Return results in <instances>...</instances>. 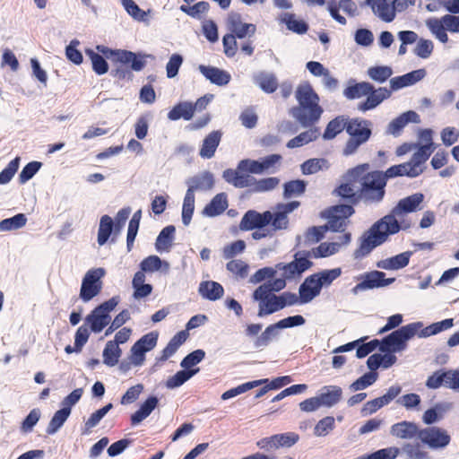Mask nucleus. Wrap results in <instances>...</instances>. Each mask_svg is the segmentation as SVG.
<instances>
[{
    "mask_svg": "<svg viewBox=\"0 0 459 459\" xmlns=\"http://www.w3.org/2000/svg\"><path fill=\"white\" fill-rule=\"evenodd\" d=\"M223 178L237 187H245L250 185L252 178L243 174V171L227 169L223 172Z\"/></svg>",
    "mask_w": 459,
    "mask_h": 459,
    "instance_id": "obj_43",
    "label": "nucleus"
},
{
    "mask_svg": "<svg viewBox=\"0 0 459 459\" xmlns=\"http://www.w3.org/2000/svg\"><path fill=\"white\" fill-rule=\"evenodd\" d=\"M265 383H268V379H266V378L242 384L235 388H232V389H230V390L224 392L221 395V399L228 400V399L233 398L238 394H241L254 387H256V386L261 385Z\"/></svg>",
    "mask_w": 459,
    "mask_h": 459,
    "instance_id": "obj_49",
    "label": "nucleus"
},
{
    "mask_svg": "<svg viewBox=\"0 0 459 459\" xmlns=\"http://www.w3.org/2000/svg\"><path fill=\"white\" fill-rule=\"evenodd\" d=\"M251 30H236L237 34H227L223 37V45L225 48V54L231 56L236 51V37L242 39L247 35L249 36L248 32Z\"/></svg>",
    "mask_w": 459,
    "mask_h": 459,
    "instance_id": "obj_60",
    "label": "nucleus"
},
{
    "mask_svg": "<svg viewBox=\"0 0 459 459\" xmlns=\"http://www.w3.org/2000/svg\"><path fill=\"white\" fill-rule=\"evenodd\" d=\"M280 328L277 324L268 325L264 331L255 339V346L262 348L267 346L279 334Z\"/></svg>",
    "mask_w": 459,
    "mask_h": 459,
    "instance_id": "obj_51",
    "label": "nucleus"
},
{
    "mask_svg": "<svg viewBox=\"0 0 459 459\" xmlns=\"http://www.w3.org/2000/svg\"><path fill=\"white\" fill-rule=\"evenodd\" d=\"M359 167H363L359 176L356 177L358 184H360L362 186L360 188V195L366 201L380 202L385 195V178H388L386 172L385 175L378 171L368 173V164L359 165Z\"/></svg>",
    "mask_w": 459,
    "mask_h": 459,
    "instance_id": "obj_4",
    "label": "nucleus"
},
{
    "mask_svg": "<svg viewBox=\"0 0 459 459\" xmlns=\"http://www.w3.org/2000/svg\"><path fill=\"white\" fill-rule=\"evenodd\" d=\"M20 166V158L11 160L7 167L0 172V185H5L11 181Z\"/></svg>",
    "mask_w": 459,
    "mask_h": 459,
    "instance_id": "obj_64",
    "label": "nucleus"
},
{
    "mask_svg": "<svg viewBox=\"0 0 459 459\" xmlns=\"http://www.w3.org/2000/svg\"><path fill=\"white\" fill-rule=\"evenodd\" d=\"M397 360L395 355L391 351H381L380 353H374L368 358L367 365L368 368L375 371L378 368H389Z\"/></svg>",
    "mask_w": 459,
    "mask_h": 459,
    "instance_id": "obj_26",
    "label": "nucleus"
},
{
    "mask_svg": "<svg viewBox=\"0 0 459 459\" xmlns=\"http://www.w3.org/2000/svg\"><path fill=\"white\" fill-rule=\"evenodd\" d=\"M86 55L90 57L92 64V69L96 74H104L108 72V65L103 57L105 56L99 50L96 53L93 49H86Z\"/></svg>",
    "mask_w": 459,
    "mask_h": 459,
    "instance_id": "obj_50",
    "label": "nucleus"
},
{
    "mask_svg": "<svg viewBox=\"0 0 459 459\" xmlns=\"http://www.w3.org/2000/svg\"><path fill=\"white\" fill-rule=\"evenodd\" d=\"M412 253L406 251L392 257L382 259L377 263V267L383 270L395 271L408 265Z\"/></svg>",
    "mask_w": 459,
    "mask_h": 459,
    "instance_id": "obj_25",
    "label": "nucleus"
},
{
    "mask_svg": "<svg viewBox=\"0 0 459 459\" xmlns=\"http://www.w3.org/2000/svg\"><path fill=\"white\" fill-rule=\"evenodd\" d=\"M413 324L420 325V327L417 330V336L419 338H428L436 335L441 332L446 331L454 326V319L448 318L439 322L433 323L426 327L422 322H413Z\"/></svg>",
    "mask_w": 459,
    "mask_h": 459,
    "instance_id": "obj_20",
    "label": "nucleus"
},
{
    "mask_svg": "<svg viewBox=\"0 0 459 459\" xmlns=\"http://www.w3.org/2000/svg\"><path fill=\"white\" fill-rule=\"evenodd\" d=\"M347 123L343 117H337L331 122L326 126V129L324 133V138L330 140L334 138L339 133H341L347 126Z\"/></svg>",
    "mask_w": 459,
    "mask_h": 459,
    "instance_id": "obj_59",
    "label": "nucleus"
},
{
    "mask_svg": "<svg viewBox=\"0 0 459 459\" xmlns=\"http://www.w3.org/2000/svg\"><path fill=\"white\" fill-rule=\"evenodd\" d=\"M428 25L430 29H459V16L446 14L440 22L435 21L434 24L429 21Z\"/></svg>",
    "mask_w": 459,
    "mask_h": 459,
    "instance_id": "obj_63",
    "label": "nucleus"
},
{
    "mask_svg": "<svg viewBox=\"0 0 459 459\" xmlns=\"http://www.w3.org/2000/svg\"><path fill=\"white\" fill-rule=\"evenodd\" d=\"M255 83L264 92L273 93L278 87V81L271 73H260L254 78Z\"/></svg>",
    "mask_w": 459,
    "mask_h": 459,
    "instance_id": "obj_39",
    "label": "nucleus"
},
{
    "mask_svg": "<svg viewBox=\"0 0 459 459\" xmlns=\"http://www.w3.org/2000/svg\"><path fill=\"white\" fill-rule=\"evenodd\" d=\"M198 69L207 80L219 86L228 84L231 79V76L228 72L217 67L201 65Z\"/></svg>",
    "mask_w": 459,
    "mask_h": 459,
    "instance_id": "obj_24",
    "label": "nucleus"
},
{
    "mask_svg": "<svg viewBox=\"0 0 459 459\" xmlns=\"http://www.w3.org/2000/svg\"><path fill=\"white\" fill-rule=\"evenodd\" d=\"M375 15L385 22H391L394 18V7L385 0H367Z\"/></svg>",
    "mask_w": 459,
    "mask_h": 459,
    "instance_id": "obj_28",
    "label": "nucleus"
},
{
    "mask_svg": "<svg viewBox=\"0 0 459 459\" xmlns=\"http://www.w3.org/2000/svg\"><path fill=\"white\" fill-rule=\"evenodd\" d=\"M141 271L144 273L161 272L168 273L170 268L169 262L161 260L157 255H150L144 258L140 264Z\"/></svg>",
    "mask_w": 459,
    "mask_h": 459,
    "instance_id": "obj_29",
    "label": "nucleus"
},
{
    "mask_svg": "<svg viewBox=\"0 0 459 459\" xmlns=\"http://www.w3.org/2000/svg\"><path fill=\"white\" fill-rule=\"evenodd\" d=\"M351 234L344 233L335 237L332 241L323 242L317 247L312 249V255L316 258L328 257L340 252L351 242Z\"/></svg>",
    "mask_w": 459,
    "mask_h": 459,
    "instance_id": "obj_12",
    "label": "nucleus"
},
{
    "mask_svg": "<svg viewBox=\"0 0 459 459\" xmlns=\"http://www.w3.org/2000/svg\"><path fill=\"white\" fill-rule=\"evenodd\" d=\"M321 290L322 289L320 288L314 275L312 274L308 276L299 286V303L307 304L311 302L316 297H317L320 294Z\"/></svg>",
    "mask_w": 459,
    "mask_h": 459,
    "instance_id": "obj_18",
    "label": "nucleus"
},
{
    "mask_svg": "<svg viewBox=\"0 0 459 459\" xmlns=\"http://www.w3.org/2000/svg\"><path fill=\"white\" fill-rule=\"evenodd\" d=\"M118 302V297H113L99 305L85 317V324L91 332L99 333L109 325L111 322L110 313L115 309Z\"/></svg>",
    "mask_w": 459,
    "mask_h": 459,
    "instance_id": "obj_7",
    "label": "nucleus"
},
{
    "mask_svg": "<svg viewBox=\"0 0 459 459\" xmlns=\"http://www.w3.org/2000/svg\"><path fill=\"white\" fill-rule=\"evenodd\" d=\"M122 355V350L117 345V342L108 341L103 350V363L108 367H114L118 363Z\"/></svg>",
    "mask_w": 459,
    "mask_h": 459,
    "instance_id": "obj_42",
    "label": "nucleus"
},
{
    "mask_svg": "<svg viewBox=\"0 0 459 459\" xmlns=\"http://www.w3.org/2000/svg\"><path fill=\"white\" fill-rule=\"evenodd\" d=\"M227 207V195L224 193H220L204 208L203 214L207 217H215L221 214Z\"/></svg>",
    "mask_w": 459,
    "mask_h": 459,
    "instance_id": "obj_30",
    "label": "nucleus"
},
{
    "mask_svg": "<svg viewBox=\"0 0 459 459\" xmlns=\"http://www.w3.org/2000/svg\"><path fill=\"white\" fill-rule=\"evenodd\" d=\"M299 107L291 110V115L303 126H307L317 121L323 112L319 107V97L309 83L300 84L296 91Z\"/></svg>",
    "mask_w": 459,
    "mask_h": 459,
    "instance_id": "obj_3",
    "label": "nucleus"
},
{
    "mask_svg": "<svg viewBox=\"0 0 459 459\" xmlns=\"http://www.w3.org/2000/svg\"><path fill=\"white\" fill-rule=\"evenodd\" d=\"M113 229V221L108 215L101 217L98 231V244L103 246L108 239Z\"/></svg>",
    "mask_w": 459,
    "mask_h": 459,
    "instance_id": "obj_54",
    "label": "nucleus"
},
{
    "mask_svg": "<svg viewBox=\"0 0 459 459\" xmlns=\"http://www.w3.org/2000/svg\"><path fill=\"white\" fill-rule=\"evenodd\" d=\"M370 126L368 120L354 118L347 123L346 131L351 137L368 141L371 135Z\"/></svg>",
    "mask_w": 459,
    "mask_h": 459,
    "instance_id": "obj_19",
    "label": "nucleus"
},
{
    "mask_svg": "<svg viewBox=\"0 0 459 459\" xmlns=\"http://www.w3.org/2000/svg\"><path fill=\"white\" fill-rule=\"evenodd\" d=\"M424 195L421 193H416L401 199L397 205L399 209H403L406 213L415 212L422 209Z\"/></svg>",
    "mask_w": 459,
    "mask_h": 459,
    "instance_id": "obj_37",
    "label": "nucleus"
},
{
    "mask_svg": "<svg viewBox=\"0 0 459 459\" xmlns=\"http://www.w3.org/2000/svg\"><path fill=\"white\" fill-rule=\"evenodd\" d=\"M385 274L380 271H373L367 273L363 277V281L358 283L352 290L351 292L357 295L360 291L366 290H371L376 288H382L390 285L394 281V278H385Z\"/></svg>",
    "mask_w": 459,
    "mask_h": 459,
    "instance_id": "obj_14",
    "label": "nucleus"
},
{
    "mask_svg": "<svg viewBox=\"0 0 459 459\" xmlns=\"http://www.w3.org/2000/svg\"><path fill=\"white\" fill-rule=\"evenodd\" d=\"M96 49L112 62L123 65H129L134 72L142 71L146 66L148 58H154L149 54L134 53L125 49H111L103 45L97 46Z\"/></svg>",
    "mask_w": 459,
    "mask_h": 459,
    "instance_id": "obj_5",
    "label": "nucleus"
},
{
    "mask_svg": "<svg viewBox=\"0 0 459 459\" xmlns=\"http://www.w3.org/2000/svg\"><path fill=\"white\" fill-rule=\"evenodd\" d=\"M311 265L312 263L307 257L299 256L297 254L294 261L288 264L279 263L276 264V268L277 272H280L283 278L289 280L299 277L301 273L310 268Z\"/></svg>",
    "mask_w": 459,
    "mask_h": 459,
    "instance_id": "obj_13",
    "label": "nucleus"
},
{
    "mask_svg": "<svg viewBox=\"0 0 459 459\" xmlns=\"http://www.w3.org/2000/svg\"><path fill=\"white\" fill-rule=\"evenodd\" d=\"M328 168V162L325 159H310L301 165V170L305 175L316 173Z\"/></svg>",
    "mask_w": 459,
    "mask_h": 459,
    "instance_id": "obj_62",
    "label": "nucleus"
},
{
    "mask_svg": "<svg viewBox=\"0 0 459 459\" xmlns=\"http://www.w3.org/2000/svg\"><path fill=\"white\" fill-rule=\"evenodd\" d=\"M70 414L71 413L69 412L68 409L61 408L60 410L56 411L50 420L46 429V432L48 435H54L56 433L69 418Z\"/></svg>",
    "mask_w": 459,
    "mask_h": 459,
    "instance_id": "obj_44",
    "label": "nucleus"
},
{
    "mask_svg": "<svg viewBox=\"0 0 459 459\" xmlns=\"http://www.w3.org/2000/svg\"><path fill=\"white\" fill-rule=\"evenodd\" d=\"M432 135V130H421L419 133V136L424 143L418 145V149L413 152L410 161L390 167L386 170L387 177L406 176L409 178H416L420 176L424 171L425 162L434 151Z\"/></svg>",
    "mask_w": 459,
    "mask_h": 459,
    "instance_id": "obj_1",
    "label": "nucleus"
},
{
    "mask_svg": "<svg viewBox=\"0 0 459 459\" xmlns=\"http://www.w3.org/2000/svg\"><path fill=\"white\" fill-rule=\"evenodd\" d=\"M319 134L320 133L317 128H310L290 140L287 143V147L292 149L307 144L308 143L316 140L319 136Z\"/></svg>",
    "mask_w": 459,
    "mask_h": 459,
    "instance_id": "obj_45",
    "label": "nucleus"
},
{
    "mask_svg": "<svg viewBox=\"0 0 459 459\" xmlns=\"http://www.w3.org/2000/svg\"><path fill=\"white\" fill-rule=\"evenodd\" d=\"M27 222V217L23 213H18L12 218L4 219L0 221L1 231H12L16 230L23 226Z\"/></svg>",
    "mask_w": 459,
    "mask_h": 459,
    "instance_id": "obj_52",
    "label": "nucleus"
},
{
    "mask_svg": "<svg viewBox=\"0 0 459 459\" xmlns=\"http://www.w3.org/2000/svg\"><path fill=\"white\" fill-rule=\"evenodd\" d=\"M272 221V212L267 211L260 213L256 211H247L243 216L239 229L241 230H252L255 229H263Z\"/></svg>",
    "mask_w": 459,
    "mask_h": 459,
    "instance_id": "obj_15",
    "label": "nucleus"
},
{
    "mask_svg": "<svg viewBox=\"0 0 459 459\" xmlns=\"http://www.w3.org/2000/svg\"><path fill=\"white\" fill-rule=\"evenodd\" d=\"M342 394V391L339 386L330 385L324 387L317 396L322 407H332L341 400Z\"/></svg>",
    "mask_w": 459,
    "mask_h": 459,
    "instance_id": "obj_32",
    "label": "nucleus"
},
{
    "mask_svg": "<svg viewBox=\"0 0 459 459\" xmlns=\"http://www.w3.org/2000/svg\"><path fill=\"white\" fill-rule=\"evenodd\" d=\"M145 274L143 272H137L133 279V288L134 289V297L137 299L147 297L152 293V287L144 283Z\"/></svg>",
    "mask_w": 459,
    "mask_h": 459,
    "instance_id": "obj_41",
    "label": "nucleus"
},
{
    "mask_svg": "<svg viewBox=\"0 0 459 459\" xmlns=\"http://www.w3.org/2000/svg\"><path fill=\"white\" fill-rule=\"evenodd\" d=\"M420 430L414 422L403 420L392 425L390 434L401 439H412L415 437H419Z\"/></svg>",
    "mask_w": 459,
    "mask_h": 459,
    "instance_id": "obj_22",
    "label": "nucleus"
},
{
    "mask_svg": "<svg viewBox=\"0 0 459 459\" xmlns=\"http://www.w3.org/2000/svg\"><path fill=\"white\" fill-rule=\"evenodd\" d=\"M122 6L126 13L134 20L139 22H147L150 11L142 10L134 0H120Z\"/></svg>",
    "mask_w": 459,
    "mask_h": 459,
    "instance_id": "obj_46",
    "label": "nucleus"
},
{
    "mask_svg": "<svg viewBox=\"0 0 459 459\" xmlns=\"http://www.w3.org/2000/svg\"><path fill=\"white\" fill-rule=\"evenodd\" d=\"M369 93L370 94L368 96L367 100L358 106V108L360 111H367L376 108L384 100L390 96V91L385 88H379L377 91H371Z\"/></svg>",
    "mask_w": 459,
    "mask_h": 459,
    "instance_id": "obj_33",
    "label": "nucleus"
},
{
    "mask_svg": "<svg viewBox=\"0 0 459 459\" xmlns=\"http://www.w3.org/2000/svg\"><path fill=\"white\" fill-rule=\"evenodd\" d=\"M420 327L417 324H408L394 331L379 342L380 351L400 352L407 348V342L417 336V330Z\"/></svg>",
    "mask_w": 459,
    "mask_h": 459,
    "instance_id": "obj_6",
    "label": "nucleus"
},
{
    "mask_svg": "<svg viewBox=\"0 0 459 459\" xmlns=\"http://www.w3.org/2000/svg\"><path fill=\"white\" fill-rule=\"evenodd\" d=\"M377 373L371 370L370 372L364 374L362 377L354 381L350 385V389L352 392L363 390L368 386L373 385L377 381Z\"/></svg>",
    "mask_w": 459,
    "mask_h": 459,
    "instance_id": "obj_61",
    "label": "nucleus"
},
{
    "mask_svg": "<svg viewBox=\"0 0 459 459\" xmlns=\"http://www.w3.org/2000/svg\"><path fill=\"white\" fill-rule=\"evenodd\" d=\"M187 333L185 331H181L175 334L169 341L168 345L162 351L161 356L158 359L160 361H165L173 356L178 349L186 342Z\"/></svg>",
    "mask_w": 459,
    "mask_h": 459,
    "instance_id": "obj_40",
    "label": "nucleus"
},
{
    "mask_svg": "<svg viewBox=\"0 0 459 459\" xmlns=\"http://www.w3.org/2000/svg\"><path fill=\"white\" fill-rule=\"evenodd\" d=\"M112 403H108L104 407L97 410L93 413H91L84 423V433H87L92 428L96 427L100 423V421L107 415V413L112 409Z\"/></svg>",
    "mask_w": 459,
    "mask_h": 459,
    "instance_id": "obj_58",
    "label": "nucleus"
},
{
    "mask_svg": "<svg viewBox=\"0 0 459 459\" xmlns=\"http://www.w3.org/2000/svg\"><path fill=\"white\" fill-rule=\"evenodd\" d=\"M299 205V202H290L280 204L272 212V226L274 230H285L289 225L288 214L292 212Z\"/></svg>",
    "mask_w": 459,
    "mask_h": 459,
    "instance_id": "obj_16",
    "label": "nucleus"
},
{
    "mask_svg": "<svg viewBox=\"0 0 459 459\" xmlns=\"http://www.w3.org/2000/svg\"><path fill=\"white\" fill-rule=\"evenodd\" d=\"M342 274L341 268H333L328 270H323L316 273H314V277L317 281L320 288L330 286L334 280H336Z\"/></svg>",
    "mask_w": 459,
    "mask_h": 459,
    "instance_id": "obj_48",
    "label": "nucleus"
},
{
    "mask_svg": "<svg viewBox=\"0 0 459 459\" xmlns=\"http://www.w3.org/2000/svg\"><path fill=\"white\" fill-rule=\"evenodd\" d=\"M371 91L372 86L368 82H360L345 89L344 96L348 99H359L369 94Z\"/></svg>",
    "mask_w": 459,
    "mask_h": 459,
    "instance_id": "obj_56",
    "label": "nucleus"
},
{
    "mask_svg": "<svg viewBox=\"0 0 459 459\" xmlns=\"http://www.w3.org/2000/svg\"><path fill=\"white\" fill-rule=\"evenodd\" d=\"M188 189L195 194V190H209L214 185L213 176L210 172H204L199 176L194 177L188 181Z\"/></svg>",
    "mask_w": 459,
    "mask_h": 459,
    "instance_id": "obj_35",
    "label": "nucleus"
},
{
    "mask_svg": "<svg viewBox=\"0 0 459 459\" xmlns=\"http://www.w3.org/2000/svg\"><path fill=\"white\" fill-rule=\"evenodd\" d=\"M195 114V108L191 102H180L177 104L169 113L168 118L172 121L183 118L190 120Z\"/></svg>",
    "mask_w": 459,
    "mask_h": 459,
    "instance_id": "obj_34",
    "label": "nucleus"
},
{
    "mask_svg": "<svg viewBox=\"0 0 459 459\" xmlns=\"http://www.w3.org/2000/svg\"><path fill=\"white\" fill-rule=\"evenodd\" d=\"M195 211V194L191 190H187L184 198L182 207V221L187 226L192 219Z\"/></svg>",
    "mask_w": 459,
    "mask_h": 459,
    "instance_id": "obj_55",
    "label": "nucleus"
},
{
    "mask_svg": "<svg viewBox=\"0 0 459 459\" xmlns=\"http://www.w3.org/2000/svg\"><path fill=\"white\" fill-rule=\"evenodd\" d=\"M158 404L159 399L156 396H149L143 403L140 404L139 409L131 415V424L133 426L139 425L152 414Z\"/></svg>",
    "mask_w": 459,
    "mask_h": 459,
    "instance_id": "obj_23",
    "label": "nucleus"
},
{
    "mask_svg": "<svg viewBox=\"0 0 459 459\" xmlns=\"http://www.w3.org/2000/svg\"><path fill=\"white\" fill-rule=\"evenodd\" d=\"M413 324L420 325V327L417 330V336L419 338H428L436 335L441 332L446 331L454 326V319L448 318L439 322L433 323L426 327L422 322H413Z\"/></svg>",
    "mask_w": 459,
    "mask_h": 459,
    "instance_id": "obj_21",
    "label": "nucleus"
},
{
    "mask_svg": "<svg viewBox=\"0 0 459 459\" xmlns=\"http://www.w3.org/2000/svg\"><path fill=\"white\" fill-rule=\"evenodd\" d=\"M281 309V307L278 297L276 295H272L268 299H265V300L259 303V310L257 316L263 317Z\"/></svg>",
    "mask_w": 459,
    "mask_h": 459,
    "instance_id": "obj_53",
    "label": "nucleus"
},
{
    "mask_svg": "<svg viewBox=\"0 0 459 459\" xmlns=\"http://www.w3.org/2000/svg\"><path fill=\"white\" fill-rule=\"evenodd\" d=\"M363 169V167H356L350 170L345 178V182L342 184L337 189V193L340 196L349 198L360 194V184H358L357 178L359 176V172Z\"/></svg>",
    "mask_w": 459,
    "mask_h": 459,
    "instance_id": "obj_17",
    "label": "nucleus"
},
{
    "mask_svg": "<svg viewBox=\"0 0 459 459\" xmlns=\"http://www.w3.org/2000/svg\"><path fill=\"white\" fill-rule=\"evenodd\" d=\"M175 231V227L171 225L165 227L160 231L155 243V247L158 252L162 253L169 251L174 240Z\"/></svg>",
    "mask_w": 459,
    "mask_h": 459,
    "instance_id": "obj_36",
    "label": "nucleus"
},
{
    "mask_svg": "<svg viewBox=\"0 0 459 459\" xmlns=\"http://www.w3.org/2000/svg\"><path fill=\"white\" fill-rule=\"evenodd\" d=\"M354 212L351 205H335L330 207L323 212V216L327 219L329 228L333 231L343 229L347 224V219Z\"/></svg>",
    "mask_w": 459,
    "mask_h": 459,
    "instance_id": "obj_11",
    "label": "nucleus"
},
{
    "mask_svg": "<svg viewBox=\"0 0 459 459\" xmlns=\"http://www.w3.org/2000/svg\"><path fill=\"white\" fill-rule=\"evenodd\" d=\"M408 213H406L403 209H399V206L396 204L391 212L387 214V216H391L397 223V227L400 230H406L411 226V221L408 218Z\"/></svg>",
    "mask_w": 459,
    "mask_h": 459,
    "instance_id": "obj_57",
    "label": "nucleus"
},
{
    "mask_svg": "<svg viewBox=\"0 0 459 459\" xmlns=\"http://www.w3.org/2000/svg\"><path fill=\"white\" fill-rule=\"evenodd\" d=\"M420 123V116L415 111H407L400 115L398 117L390 122L388 126V133L394 135H398L402 129L408 123Z\"/></svg>",
    "mask_w": 459,
    "mask_h": 459,
    "instance_id": "obj_27",
    "label": "nucleus"
},
{
    "mask_svg": "<svg viewBox=\"0 0 459 459\" xmlns=\"http://www.w3.org/2000/svg\"><path fill=\"white\" fill-rule=\"evenodd\" d=\"M399 232L396 221L391 217L384 216L364 234L359 248L354 252L356 259L368 255L375 247L385 243L389 236Z\"/></svg>",
    "mask_w": 459,
    "mask_h": 459,
    "instance_id": "obj_2",
    "label": "nucleus"
},
{
    "mask_svg": "<svg viewBox=\"0 0 459 459\" xmlns=\"http://www.w3.org/2000/svg\"><path fill=\"white\" fill-rule=\"evenodd\" d=\"M199 293L206 299L217 300L223 296L224 290L220 283L212 281H206L200 283Z\"/></svg>",
    "mask_w": 459,
    "mask_h": 459,
    "instance_id": "obj_31",
    "label": "nucleus"
},
{
    "mask_svg": "<svg viewBox=\"0 0 459 459\" xmlns=\"http://www.w3.org/2000/svg\"><path fill=\"white\" fill-rule=\"evenodd\" d=\"M426 385L431 389L444 386L459 393V368L434 372L427 379Z\"/></svg>",
    "mask_w": 459,
    "mask_h": 459,
    "instance_id": "obj_10",
    "label": "nucleus"
},
{
    "mask_svg": "<svg viewBox=\"0 0 459 459\" xmlns=\"http://www.w3.org/2000/svg\"><path fill=\"white\" fill-rule=\"evenodd\" d=\"M220 141L221 134L219 132L214 131L209 134L204 140L200 150V156L204 159L212 158L214 155Z\"/></svg>",
    "mask_w": 459,
    "mask_h": 459,
    "instance_id": "obj_38",
    "label": "nucleus"
},
{
    "mask_svg": "<svg viewBox=\"0 0 459 459\" xmlns=\"http://www.w3.org/2000/svg\"><path fill=\"white\" fill-rule=\"evenodd\" d=\"M199 371V368L189 369V370H180L177 372L174 376L169 377L166 381V386L169 389H174L179 387L184 383H186L188 379H190L193 376H195Z\"/></svg>",
    "mask_w": 459,
    "mask_h": 459,
    "instance_id": "obj_47",
    "label": "nucleus"
},
{
    "mask_svg": "<svg viewBox=\"0 0 459 459\" xmlns=\"http://www.w3.org/2000/svg\"><path fill=\"white\" fill-rule=\"evenodd\" d=\"M106 271L104 268H93L89 270L82 281L80 290V298L88 302L96 297L102 289L101 279L105 276Z\"/></svg>",
    "mask_w": 459,
    "mask_h": 459,
    "instance_id": "obj_9",
    "label": "nucleus"
},
{
    "mask_svg": "<svg viewBox=\"0 0 459 459\" xmlns=\"http://www.w3.org/2000/svg\"><path fill=\"white\" fill-rule=\"evenodd\" d=\"M419 439L431 450H442L450 445L452 437L446 429L432 426L421 429Z\"/></svg>",
    "mask_w": 459,
    "mask_h": 459,
    "instance_id": "obj_8",
    "label": "nucleus"
}]
</instances>
